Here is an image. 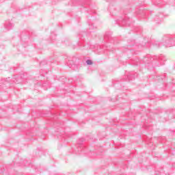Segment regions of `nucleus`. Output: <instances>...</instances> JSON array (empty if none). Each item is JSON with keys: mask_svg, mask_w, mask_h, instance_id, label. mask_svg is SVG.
Returning a JSON list of instances; mask_svg holds the SVG:
<instances>
[{"mask_svg": "<svg viewBox=\"0 0 175 175\" xmlns=\"http://www.w3.org/2000/svg\"><path fill=\"white\" fill-rule=\"evenodd\" d=\"M165 43L167 47H172V46H175V36L166 37L165 39Z\"/></svg>", "mask_w": 175, "mask_h": 175, "instance_id": "1", "label": "nucleus"}, {"mask_svg": "<svg viewBox=\"0 0 175 175\" xmlns=\"http://www.w3.org/2000/svg\"><path fill=\"white\" fill-rule=\"evenodd\" d=\"M159 62H160V65H163L165 64V59L163 55H160L158 58Z\"/></svg>", "mask_w": 175, "mask_h": 175, "instance_id": "2", "label": "nucleus"}, {"mask_svg": "<svg viewBox=\"0 0 175 175\" xmlns=\"http://www.w3.org/2000/svg\"><path fill=\"white\" fill-rule=\"evenodd\" d=\"M5 27L6 29H12V28H13V24L10 23V22H7L5 24Z\"/></svg>", "mask_w": 175, "mask_h": 175, "instance_id": "3", "label": "nucleus"}, {"mask_svg": "<svg viewBox=\"0 0 175 175\" xmlns=\"http://www.w3.org/2000/svg\"><path fill=\"white\" fill-rule=\"evenodd\" d=\"M86 64H87V65H92V60H91V59H88V60L86 61Z\"/></svg>", "mask_w": 175, "mask_h": 175, "instance_id": "4", "label": "nucleus"}, {"mask_svg": "<svg viewBox=\"0 0 175 175\" xmlns=\"http://www.w3.org/2000/svg\"><path fill=\"white\" fill-rule=\"evenodd\" d=\"M159 21H162V15H161L160 16H159Z\"/></svg>", "mask_w": 175, "mask_h": 175, "instance_id": "5", "label": "nucleus"}, {"mask_svg": "<svg viewBox=\"0 0 175 175\" xmlns=\"http://www.w3.org/2000/svg\"><path fill=\"white\" fill-rule=\"evenodd\" d=\"M155 21H156V23H159V21H158V19H157V18H155Z\"/></svg>", "mask_w": 175, "mask_h": 175, "instance_id": "6", "label": "nucleus"}]
</instances>
